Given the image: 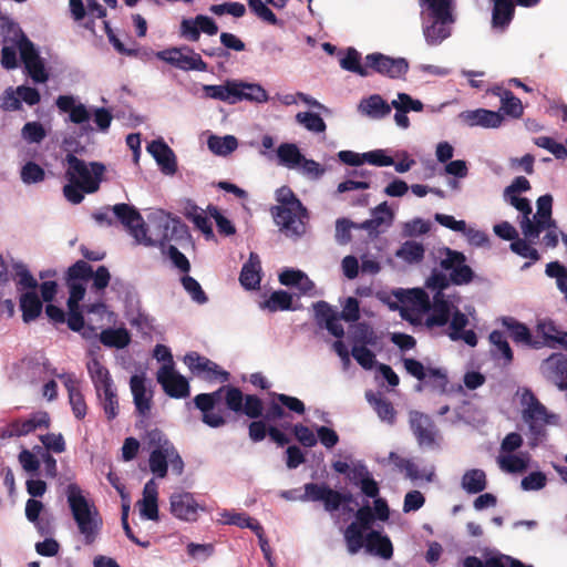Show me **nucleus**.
I'll return each mask as SVG.
<instances>
[{
  "label": "nucleus",
  "instance_id": "f257e3e1",
  "mask_svg": "<svg viewBox=\"0 0 567 567\" xmlns=\"http://www.w3.org/2000/svg\"><path fill=\"white\" fill-rule=\"evenodd\" d=\"M224 394L226 408L235 414H245L249 419H258L262 415V400L256 394H244L233 385H223L212 393L197 394L193 402L202 412V421L209 427H220L226 424V419L219 413L213 412L216 403Z\"/></svg>",
  "mask_w": 567,
  "mask_h": 567
},
{
  "label": "nucleus",
  "instance_id": "f03ea898",
  "mask_svg": "<svg viewBox=\"0 0 567 567\" xmlns=\"http://www.w3.org/2000/svg\"><path fill=\"white\" fill-rule=\"evenodd\" d=\"M63 166L68 184L62 190L68 202L78 205L83 202L85 194H93L100 189L106 169L103 163H86L73 153H68Z\"/></svg>",
  "mask_w": 567,
  "mask_h": 567
},
{
  "label": "nucleus",
  "instance_id": "7ed1b4c3",
  "mask_svg": "<svg viewBox=\"0 0 567 567\" xmlns=\"http://www.w3.org/2000/svg\"><path fill=\"white\" fill-rule=\"evenodd\" d=\"M66 499L78 529L84 537L85 545H92L102 528V518L97 509L90 504L80 486L74 483L66 487Z\"/></svg>",
  "mask_w": 567,
  "mask_h": 567
},
{
  "label": "nucleus",
  "instance_id": "20e7f679",
  "mask_svg": "<svg viewBox=\"0 0 567 567\" xmlns=\"http://www.w3.org/2000/svg\"><path fill=\"white\" fill-rule=\"evenodd\" d=\"M277 200L280 205L271 208L276 224L287 236H300L305 233L303 218L307 209L293 192L284 186L277 190Z\"/></svg>",
  "mask_w": 567,
  "mask_h": 567
},
{
  "label": "nucleus",
  "instance_id": "39448f33",
  "mask_svg": "<svg viewBox=\"0 0 567 567\" xmlns=\"http://www.w3.org/2000/svg\"><path fill=\"white\" fill-rule=\"evenodd\" d=\"M432 11L435 21L423 30L430 45H437L451 35L447 23L453 22L451 0H423Z\"/></svg>",
  "mask_w": 567,
  "mask_h": 567
},
{
  "label": "nucleus",
  "instance_id": "423d86ee",
  "mask_svg": "<svg viewBox=\"0 0 567 567\" xmlns=\"http://www.w3.org/2000/svg\"><path fill=\"white\" fill-rule=\"evenodd\" d=\"M305 493L300 496L301 502H322L327 512L339 511L343 504L353 502V495L350 492L341 493L322 483H307L303 486Z\"/></svg>",
  "mask_w": 567,
  "mask_h": 567
},
{
  "label": "nucleus",
  "instance_id": "0eeeda50",
  "mask_svg": "<svg viewBox=\"0 0 567 567\" xmlns=\"http://www.w3.org/2000/svg\"><path fill=\"white\" fill-rule=\"evenodd\" d=\"M375 516L370 505L361 506L354 514V520L350 523L344 533V542L350 555L358 554L363 548L364 533L372 530Z\"/></svg>",
  "mask_w": 567,
  "mask_h": 567
},
{
  "label": "nucleus",
  "instance_id": "6e6552de",
  "mask_svg": "<svg viewBox=\"0 0 567 567\" xmlns=\"http://www.w3.org/2000/svg\"><path fill=\"white\" fill-rule=\"evenodd\" d=\"M112 210L116 218L130 230L137 244L144 246L155 245L153 238L147 236V228L142 215L136 208L128 204L121 203L114 205Z\"/></svg>",
  "mask_w": 567,
  "mask_h": 567
},
{
  "label": "nucleus",
  "instance_id": "1a4fd4ad",
  "mask_svg": "<svg viewBox=\"0 0 567 567\" xmlns=\"http://www.w3.org/2000/svg\"><path fill=\"white\" fill-rule=\"evenodd\" d=\"M368 72L378 73L389 79H402L409 71V62L404 58H392L380 52L365 55Z\"/></svg>",
  "mask_w": 567,
  "mask_h": 567
},
{
  "label": "nucleus",
  "instance_id": "9d476101",
  "mask_svg": "<svg viewBox=\"0 0 567 567\" xmlns=\"http://www.w3.org/2000/svg\"><path fill=\"white\" fill-rule=\"evenodd\" d=\"M444 257L440 261L443 270L450 271V280L455 286L468 285L473 281L475 274L473 269L467 266L466 256L457 250L445 247L443 249Z\"/></svg>",
  "mask_w": 567,
  "mask_h": 567
},
{
  "label": "nucleus",
  "instance_id": "9b49d317",
  "mask_svg": "<svg viewBox=\"0 0 567 567\" xmlns=\"http://www.w3.org/2000/svg\"><path fill=\"white\" fill-rule=\"evenodd\" d=\"M51 419L48 412L38 411L30 415L28 419H14L9 422L0 433L2 439L25 436L38 429H49Z\"/></svg>",
  "mask_w": 567,
  "mask_h": 567
},
{
  "label": "nucleus",
  "instance_id": "f8f14e48",
  "mask_svg": "<svg viewBox=\"0 0 567 567\" xmlns=\"http://www.w3.org/2000/svg\"><path fill=\"white\" fill-rule=\"evenodd\" d=\"M157 58L184 71H207V63L188 47L163 50L157 53Z\"/></svg>",
  "mask_w": 567,
  "mask_h": 567
},
{
  "label": "nucleus",
  "instance_id": "ddd939ff",
  "mask_svg": "<svg viewBox=\"0 0 567 567\" xmlns=\"http://www.w3.org/2000/svg\"><path fill=\"white\" fill-rule=\"evenodd\" d=\"M156 238H153L155 246L164 248L166 244L173 240H179L187 236V226L177 217L169 214H162L155 220Z\"/></svg>",
  "mask_w": 567,
  "mask_h": 567
},
{
  "label": "nucleus",
  "instance_id": "4468645a",
  "mask_svg": "<svg viewBox=\"0 0 567 567\" xmlns=\"http://www.w3.org/2000/svg\"><path fill=\"white\" fill-rule=\"evenodd\" d=\"M543 378L555 384L559 390H567V354L553 352L539 365Z\"/></svg>",
  "mask_w": 567,
  "mask_h": 567
},
{
  "label": "nucleus",
  "instance_id": "2eb2a0df",
  "mask_svg": "<svg viewBox=\"0 0 567 567\" xmlns=\"http://www.w3.org/2000/svg\"><path fill=\"white\" fill-rule=\"evenodd\" d=\"M157 382L164 392L174 399L189 396L190 388L188 380L174 370L173 364H164L157 372Z\"/></svg>",
  "mask_w": 567,
  "mask_h": 567
},
{
  "label": "nucleus",
  "instance_id": "dca6fc26",
  "mask_svg": "<svg viewBox=\"0 0 567 567\" xmlns=\"http://www.w3.org/2000/svg\"><path fill=\"white\" fill-rule=\"evenodd\" d=\"M168 464L176 475H181L184 471V461L176 449L168 452L152 450L148 458L150 471L158 478L167 476Z\"/></svg>",
  "mask_w": 567,
  "mask_h": 567
},
{
  "label": "nucleus",
  "instance_id": "f3484780",
  "mask_svg": "<svg viewBox=\"0 0 567 567\" xmlns=\"http://www.w3.org/2000/svg\"><path fill=\"white\" fill-rule=\"evenodd\" d=\"M184 363L194 374L207 373L206 378L209 380L219 379L221 382H227L230 378L229 372L220 369L218 364L195 351L186 353Z\"/></svg>",
  "mask_w": 567,
  "mask_h": 567
},
{
  "label": "nucleus",
  "instance_id": "a211bd4d",
  "mask_svg": "<svg viewBox=\"0 0 567 567\" xmlns=\"http://www.w3.org/2000/svg\"><path fill=\"white\" fill-rule=\"evenodd\" d=\"M171 513L181 520L195 522L198 517L199 504L192 493L175 492L169 498Z\"/></svg>",
  "mask_w": 567,
  "mask_h": 567
},
{
  "label": "nucleus",
  "instance_id": "6ab92c4d",
  "mask_svg": "<svg viewBox=\"0 0 567 567\" xmlns=\"http://www.w3.org/2000/svg\"><path fill=\"white\" fill-rule=\"evenodd\" d=\"M523 402L526 404L523 411L524 420L529 423L532 431L539 433L540 427L548 422L549 415L546 406L539 402L530 390H525Z\"/></svg>",
  "mask_w": 567,
  "mask_h": 567
},
{
  "label": "nucleus",
  "instance_id": "aec40b11",
  "mask_svg": "<svg viewBox=\"0 0 567 567\" xmlns=\"http://www.w3.org/2000/svg\"><path fill=\"white\" fill-rule=\"evenodd\" d=\"M492 25L495 29L504 30L513 20L515 6L513 0H493ZM540 0H515L522 7H534Z\"/></svg>",
  "mask_w": 567,
  "mask_h": 567
},
{
  "label": "nucleus",
  "instance_id": "412c9836",
  "mask_svg": "<svg viewBox=\"0 0 567 567\" xmlns=\"http://www.w3.org/2000/svg\"><path fill=\"white\" fill-rule=\"evenodd\" d=\"M410 425L420 445L431 446L435 443V424L429 415L417 411L412 412Z\"/></svg>",
  "mask_w": 567,
  "mask_h": 567
},
{
  "label": "nucleus",
  "instance_id": "4be33fe9",
  "mask_svg": "<svg viewBox=\"0 0 567 567\" xmlns=\"http://www.w3.org/2000/svg\"><path fill=\"white\" fill-rule=\"evenodd\" d=\"M350 482L357 486H360L361 492L370 498H374L380 494V487L378 482L372 477L368 467L363 463H358L350 467L348 473Z\"/></svg>",
  "mask_w": 567,
  "mask_h": 567
},
{
  "label": "nucleus",
  "instance_id": "5701e85b",
  "mask_svg": "<svg viewBox=\"0 0 567 567\" xmlns=\"http://www.w3.org/2000/svg\"><path fill=\"white\" fill-rule=\"evenodd\" d=\"M131 392L136 412L143 417H148L152 409V393L145 385V377L134 374L130 379Z\"/></svg>",
  "mask_w": 567,
  "mask_h": 567
},
{
  "label": "nucleus",
  "instance_id": "b1692460",
  "mask_svg": "<svg viewBox=\"0 0 567 567\" xmlns=\"http://www.w3.org/2000/svg\"><path fill=\"white\" fill-rule=\"evenodd\" d=\"M147 151L155 158L163 173L168 175L176 173V156L173 150L163 140L152 141L147 145Z\"/></svg>",
  "mask_w": 567,
  "mask_h": 567
},
{
  "label": "nucleus",
  "instance_id": "393cba45",
  "mask_svg": "<svg viewBox=\"0 0 567 567\" xmlns=\"http://www.w3.org/2000/svg\"><path fill=\"white\" fill-rule=\"evenodd\" d=\"M363 547L367 553L381 557L383 559H391L393 556V546L391 539L383 535L381 532L372 529L367 533L363 538Z\"/></svg>",
  "mask_w": 567,
  "mask_h": 567
},
{
  "label": "nucleus",
  "instance_id": "a878e982",
  "mask_svg": "<svg viewBox=\"0 0 567 567\" xmlns=\"http://www.w3.org/2000/svg\"><path fill=\"white\" fill-rule=\"evenodd\" d=\"M393 219V213L386 202L381 203L372 210V217L358 224V228L367 230L370 236H378L382 228L390 226Z\"/></svg>",
  "mask_w": 567,
  "mask_h": 567
},
{
  "label": "nucleus",
  "instance_id": "bb28decb",
  "mask_svg": "<svg viewBox=\"0 0 567 567\" xmlns=\"http://www.w3.org/2000/svg\"><path fill=\"white\" fill-rule=\"evenodd\" d=\"M464 567H533L530 565H525L520 560L513 558L511 556L497 553L489 557H486L485 560H481L476 556H467L463 560Z\"/></svg>",
  "mask_w": 567,
  "mask_h": 567
},
{
  "label": "nucleus",
  "instance_id": "cd10ccee",
  "mask_svg": "<svg viewBox=\"0 0 567 567\" xmlns=\"http://www.w3.org/2000/svg\"><path fill=\"white\" fill-rule=\"evenodd\" d=\"M502 323L508 330L514 342L524 343L533 349H540V341L533 339L530 330L526 324L512 317H504Z\"/></svg>",
  "mask_w": 567,
  "mask_h": 567
},
{
  "label": "nucleus",
  "instance_id": "c85d7f7f",
  "mask_svg": "<svg viewBox=\"0 0 567 567\" xmlns=\"http://www.w3.org/2000/svg\"><path fill=\"white\" fill-rule=\"evenodd\" d=\"M465 122L471 126L498 127L503 123V115L499 112L477 109L462 114Z\"/></svg>",
  "mask_w": 567,
  "mask_h": 567
},
{
  "label": "nucleus",
  "instance_id": "c756f323",
  "mask_svg": "<svg viewBox=\"0 0 567 567\" xmlns=\"http://www.w3.org/2000/svg\"><path fill=\"white\" fill-rule=\"evenodd\" d=\"M55 104L63 113H69L70 121L74 124H82L90 120V112L84 104H75L72 95L58 96Z\"/></svg>",
  "mask_w": 567,
  "mask_h": 567
},
{
  "label": "nucleus",
  "instance_id": "7c9ffc66",
  "mask_svg": "<svg viewBox=\"0 0 567 567\" xmlns=\"http://www.w3.org/2000/svg\"><path fill=\"white\" fill-rule=\"evenodd\" d=\"M234 86L236 92V95L234 96V104L243 100L257 103H265L268 101L266 90L259 84L234 80Z\"/></svg>",
  "mask_w": 567,
  "mask_h": 567
},
{
  "label": "nucleus",
  "instance_id": "2f4dec72",
  "mask_svg": "<svg viewBox=\"0 0 567 567\" xmlns=\"http://www.w3.org/2000/svg\"><path fill=\"white\" fill-rule=\"evenodd\" d=\"M260 269L259 256L251 252L248 261L244 264L240 271L239 281L241 286L248 290L258 288L261 280Z\"/></svg>",
  "mask_w": 567,
  "mask_h": 567
},
{
  "label": "nucleus",
  "instance_id": "473e14b6",
  "mask_svg": "<svg viewBox=\"0 0 567 567\" xmlns=\"http://www.w3.org/2000/svg\"><path fill=\"white\" fill-rule=\"evenodd\" d=\"M391 104L382 99L379 94H373L368 99H363L359 104V110L371 118H384L391 113Z\"/></svg>",
  "mask_w": 567,
  "mask_h": 567
},
{
  "label": "nucleus",
  "instance_id": "72a5a7b5",
  "mask_svg": "<svg viewBox=\"0 0 567 567\" xmlns=\"http://www.w3.org/2000/svg\"><path fill=\"white\" fill-rule=\"evenodd\" d=\"M389 458L395 464V466L405 472V476L412 481L425 480L432 482L434 477V471L426 472L425 470H419L417 465L409 458L399 456L395 452H391Z\"/></svg>",
  "mask_w": 567,
  "mask_h": 567
},
{
  "label": "nucleus",
  "instance_id": "f704fd0d",
  "mask_svg": "<svg viewBox=\"0 0 567 567\" xmlns=\"http://www.w3.org/2000/svg\"><path fill=\"white\" fill-rule=\"evenodd\" d=\"M86 368L96 394H101L103 388L110 386L114 383L110 371L100 362L99 359H91L87 362Z\"/></svg>",
  "mask_w": 567,
  "mask_h": 567
},
{
  "label": "nucleus",
  "instance_id": "c9c22d12",
  "mask_svg": "<svg viewBox=\"0 0 567 567\" xmlns=\"http://www.w3.org/2000/svg\"><path fill=\"white\" fill-rule=\"evenodd\" d=\"M42 300L35 291H27L20 296V309L25 323L35 320L42 312Z\"/></svg>",
  "mask_w": 567,
  "mask_h": 567
},
{
  "label": "nucleus",
  "instance_id": "e433bc0d",
  "mask_svg": "<svg viewBox=\"0 0 567 567\" xmlns=\"http://www.w3.org/2000/svg\"><path fill=\"white\" fill-rule=\"evenodd\" d=\"M461 486L468 494L482 493L487 487L486 473L481 468L465 471L461 480Z\"/></svg>",
  "mask_w": 567,
  "mask_h": 567
},
{
  "label": "nucleus",
  "instance_id": "4c0bfd02",
  "mask_svg": "<svg viewBox=\"0 0 567 567\" xmlns=\"http://www.w3.org/2000/svg\"><path fill=\"white\" fill-rule=\"evenodd\" d=\"M341 69L355 73L362 78H367L371 75V72H368V65L365 62L361 63V53L350 47L346 50L342 58L339 60Z\"/></svg>",
  "mask_w": 567,
  "mask_h": 567
},
{
  "label": "nucleus",
  "instance_id": "58836bf2",
  "mask_svg": "<svg viewBox=\"0 0 567 567\" xmlns=\"http://www.w3.org/2000/svg\"><path fill=\"white\" fill-rule=\"evenodd\" d=\"M395 296L402 303H411L423 312H427L431 309L429 295L421 288L400 290Z\"/></svg>",
  "mask_w": 567,
  "mask_h": 567
},
{
  "label": "nucleus",
  "instance_id": "ea45409f",
  "mask_svg": "<svg viewBox=\"0 0 567 567\" xmlns=\"http://www.w3.org/2000/svg\"><path fill=\"white\" fill-rule=\"evenodd\" d=\"M105 416L109 421L117 417L120 413L118 396L114 383L110 386L103 388L101 394H96Z\"/></svg>",
  "mask_w": 567,
  "mask_h": 567
},
{
  "label": "nucleus",
  "instance_id": "a19ab883",
  "mask_svg": "<svg viewBox=\"0 0 567 567\" xmlns=\"http://www.w3.org/2000/svg\"><path fill=\"white\" fill-rule=\"evenodd\" d=\"M424 383H419L415 386L416 391H422L424 385H430L432 390L437 391L440 394L447 392L449 378L444 370L440 368H427V374Z\"/></svg>",
  "mask_w": 567,
  "mask_h": 567
},
{
  "label": "nucleus",
  "instance_id": "79ce46f5",
  "mask_svg": "<svg viewBox=\"0 0 567 567\" xmlns=\"http://www.w3.org/2000/svg\"><path fill=\"white\" fill-rule=\"evenodd\" d=\"M100 341L106 347L123 349L131 342V336L125 328H107L100 333Z\"/></svg>",
  "mask_w": 567,
  "mask_h": 567
},
{
  "label": "nucleus",
  "instance_id": "37998d69",
  "mask_svg": "<svg viewBox=\"0 0 567 567\" xmlns=\"http://www.w3.org/2000/svg\"><path fill=\"white\" fill-rule=\"evenodd\" d=\"M365 398L369 403L373 405L381 420L388 421L389 423L394 422L396 413L389 400L382 398L381 395L374 394L372 391L367 392Z\"/></svg>",
  "mask_w": 567,
  "mask_h": 567
},
{
  "label": "nucleus",
  "instance_id": "c03bdc74",
  "mask_svg": "<svg viewBox=\"0 0 567 567\" xmlns=\"http://www.w3.org/2000/svg\"><path fill=\"white\" fill-rule=\"evenodd\" d=\"M203 91L206 97L234 104V96L236 95L234 80L226 81L224 85H204Z\"/></svg>",
  "mask_w": 567,
  "mask_h": 567
},
{
  "label": "nucleus",
  "instance_id": "a18cd8bd",
  "mask_svg": "<svg viewBox=\"0 0 567 567\" xmlns=\"http://www.w3.org/2000/svg\"><path fill=\"white\" fill-rule=\"evenodd\" d=\"M207 145L214 154L226 156L238 147V141L233 135H225L223 137L212 135L207 141Z\"/></svg>",
  "mask_w": 567,
  "mask_h": 567
},
{
  "label": "nucleus",
  "instance_id": "49530a36",
  "mask_svg": "<svg viewBox=\"0 0 567 567\" xmlns=\"http://www.w3.org/2000/svg\"><path fill=\"white\" fill-rule=\"evenodd\" d=\"M536 331L539 337H542L543 341H540V348H554V341L558 337V333H561V330L554 320L551 319H543L539 320L536 324Z\"/></svg>",
  "mask_w": 567,
  "mask_h": 567
},
{
  "label": "nucleus",
  "instance_id": "de8ad7c7",
  "mask_svg": "<svg viewBox=\"0 0 567 567\" xmlns=\"http://www.w3.org/2000/svg\"><path fill=\"white\" fill-rule=\"evenodd\" d=\"M69 402L74 416L78 420H83L87 412V405L81 390L75 386L72 382L65 383Z\"/></svg>",
  "mask_w": 567,
  "mask_h": 567
},
{
  "label": "nucleus",
  "instance_id": "09e8293b",
  "mask_svg": "<svg viewBox=\"0 0 567 567\" xmlns=\"http://www.w3.org/2000/svg\"><path fill=\"white\" fill-rule=\"evenodd\" d=\"M277 156L280 164L293 168L301 164L303 156L296 144L284 143L277 150Z\"/></svg>",
  "mask_w": 567,
  "mask_h": 567
},
{
  "label": "nucleus",
  "instance_id": "8fccbe9b",
  "mask_svg": "<svg viewBox=\"0 0 567 567\" xmlns=\"http://www.w3.org/2000/svg\"><path fill=\"white\" fill-rule=\"evenodd\" d=\"M431 315L426 318L425 324L429 328L443 327L449 322L451 316V303H431Z\"/></svg>",
  "mask_w": 567,
  "mask_h": 567
},
{
  "label": "nucleus",
  "instance_id": "3c124183",
  "mask_svg": "<svg viewBox=\"0 0 567 567\" xmlns=\"http://www.w3.org/2000/svg\"><path fill=\"white\" fill-rule=\"evenodd\" d=\"M424 246L421 243L408 240L396 251V256L406 262H420L424 258Z\"/></svg>",
  "mask_w": 567,
  "mask_h": 567
},
{
  "label": "nucleus",
  "instance_id": "603ef678",
  "mask_svg": "<svg viewBox=\"0 0 567 567\" xmlns=\"http://www.w3.org/2000/svg\"><path fill=\"white\" fill-rule=\"evenodd\" d=\"M292 305V297L285 290H278L270 295V297L261 305L262 308L271 312L278 310H290Z\"/></svg>",
  "mask_w": 567,
  "mask_h": 567
},
{
  "label": "nucleus",
  "instance_id": "864d4df0",
  "mask_svg": "<svg viewBox=\"0 0 567 567\" xmlns=\"http://www.w3.org/2000/svg\"><path fill=\"white\" fill-rule=\"evenodd\" d=\"M501 110L514 118L522 117L524 107L522 101L513 94L509 90H504L501 94Z\"/></svg>",
  "mask_w": 567,
  "mask_h": 567
},
{
  "label": "nucleus",
  "instance_id": "5fc2aeb1",
  "mask_svg": "<svg viewBox=\"0 0 567 567\" xmlns=\"http://www.w3.org/2000/svg\"><path fill=\"white\" fill-rule=\"evenodd\" d=\"M185 216L187 219L193 221L195 227L199 229L204 235H206V237L214 236L212 224L199 207H197L196 205L190 206L187 209Z\"/></svg>",
  "mask_w": 567,
  "mask_h": 567
},
{
  "label": "nucleus",
  "instance_id": "6e6d98bb",
  "mask_svg": "<svg viewBox=\"0 0 567 567\" xmlns=\"http://www.w3.org/2000/svg\"><path fill=\"white\" fill-rule=\"evenodd\" d=\"M20 178L25 185L38 184L45 179V171L35 162L28 161L21 167Z\"/></svg>",
  "mask_w": 567,
  "mask_h": 567
},
{
  "label": "nucleus",
  "instance_id": "4d7b16f0",
  "mask_svg": "<svg viewBox=\"0 0 567 567\" xmlns=\"http://www.w3.org/2000/svg\"><path fill=\"white\" fill-rule=\"evenodd\" d=\"M296 121L303 125L308 131L321 133L326 131V123L318 113L299 112L296 115Z\"/></svg>",
  "mask_w": 567,
  "mask_h": 567
},
{
  "label": "nucleus",
  "instance_id": "13d9d810",
  "mask_svg": "<svg viewBox=\"0 0 567 567\" xmlns=\"http://www.w3.org/2000/svg\"><path fill=\"white\" fill-rule=\"evenodd\" d=\"M489 342L496 347L497 351L502 355V358L505 361V364L512 363L514 359L513 351L509 347V343L507 342L504 332L499 330H493L489 333Z\"/></svg>",
  "mask_w": 567,
  "mask_h": 567
},
{
  "label": "nucleus",
  "instance_id": "bf43d9fd",
  "mask_svg": "<svg viewBox=\"0 0 567 567\" xmlns=\"http://www.w3.org/2000/svg\"><path fill=\"white\" fill-rule=\"evenodd\" d=\"M21 136L30 144H39L45 138L47 132L40 122H27L21 130Z\"/></svg>",
  "mask_w": 567,
  "mask_h": 567
},
{
  "label": "nucleus",
  "instance_id": "052dcab7",
  "mask_svg": "<svg viewBox=\"0 0 567 567\" xmlns=\"http://www.w3.org/2000/svg\"><path fill=\"white\" fill-rule=\"evenodd\" d=\"M181 282L183 288L187 291V293L192 297V299L195 302L204 305L208 301L205 291L203 290L202 286L195 278L186 275L182 277Z\"/></svg>",
  "mask_w": 567,
  "mask_h": 567
},
{
  "label": "nucleus",
  "instance_id": "680f3d73",
  "mask_svg": "<svg viewBox=\"0 0 567 567\" xmlns=\"http://www.w3.org/2000/svg\"><path fill=\"white\" fill-rule=\"evenodd\" d=\"M511 250L516 255L530 259L532 261H538L540 259V255L526 239L517 237L513 243H511Z\"/></svg>",
  "mask_w": 567,
  "mask_h": 567
},
{
  "label": "nucleus",
  "instance_id": "e2e57ef3",
  "mask_svg": "<svg viewBox=\"0 0 567 567\" xmlns=\"http://www.w3.org/2000/svg\"><path fill=\"white\" fill-rule=\"evenodd\" d=\"M147 444L152 450H159L161 452H168L171 449H176L168 437L158 429L147 432Z\"/></svg>",
  "mask_w": 567,
  "mask_h": 567
},
{
  "label": "nucleus",
  "instance_id": "0e129e2a",
  "mask_svg": "<svg viewBox=\"0 0 567 567\" xmlns=\"http://www.w3.org/2000/svg\"><path fill=\"white\" fill-rule=\"evenodd\" d=\"M391 106L394 107L395 111H403L406 113L410 111H423V103L420 100H413L408 93H399L398 99L391 102Z\"/></svg>",
  "mask_w": 567,
  "mask_h": 567
},
{
  "label": "nucleus",
  "instance_id": "69168bd1",
  "mask_svg": "<svg viewBox=\"0 0 567 567\" xmlns=\"http://www.w3.org/2000/svg\"><path fill=\"white\" fill-rule=\"evenodd\" d=\"M209 11L216 16L230 14L235 18H240L246 13V8L240 2H224L212 4Z\"/></svg>",
  "mask_w": 567,
  "mask_h": 567
},
{
  "label": "nucleus",
  "instance_id": "338daca9",
  "mask_svg": "<svg viewBox=\"0 0 567 567\" xmlns=\"http://www.w3.org/2000/svg\"><path fill=\"white\" fill-rule=\"evenodd\" d=\"M498 462L501 467L509 473H522L528 466L524 457L514 454L502 456Z\"/></svg>",
  "mask_w": 567,
  "mask_h": 567
},
{
  "label": "nucleus",
  "instance_id": "774afa93",
  "mask_svg": "<svg viewBox=\"0 0 567 567\" xmlns=\"http://www.w3.org/2000/svg\"><path fill=\"white\" fill-rule=\"evenodd\" d=\"M352 357L365 370H370L375 364V354L365 346H353Z\"/></svg>",
  "mask_w": 567,
  "mask_h": 567
}]
</instances>
